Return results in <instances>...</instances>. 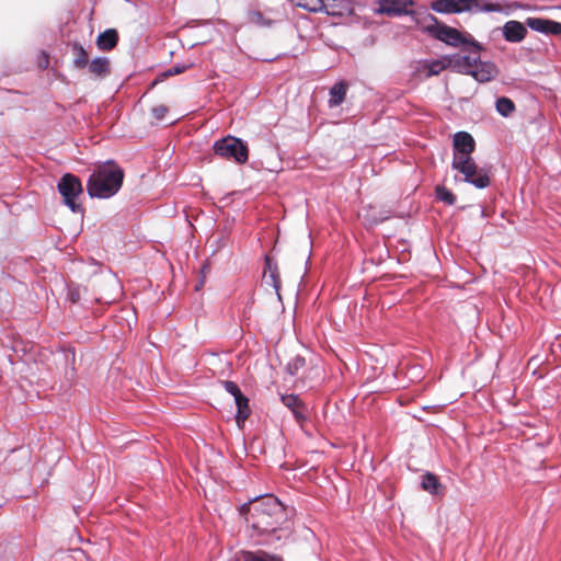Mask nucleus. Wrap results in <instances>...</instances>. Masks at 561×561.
I'll use <instances>...</instances> for the list:
<instances>
[{
	"instance_id": "f257e3e1",
	"label": "nucleus",
	"mask_w": 561,
	"mask_h": 561,
	"mask_svg": "<svg viewBox=\"0 0 561 561\" xmlns=\"http://www.w3.org/2000/svg\"><path fill=\"white\" fill-rule=\"evenodd\" d=\"M240 513L244 515L245 520L259 535L275 533L287 520L284 505L272 494L243 504Z\"/></svg>"
},
{
	"instance_id": "f03ea898",
	"label": "nucleus",
	"mask_w": 561,
	"mask_h": 561,
	"mask_svg": "<svg viewBox=\"0 0 561 561\" xmlns=\"http://www.w3.org/2000/svg\"><path fill=\"white\" fill-rule=\"evenodd\" d=\"M124 170L110 160L96 167L88 181V193L91 197L108 198L122 187Z\"/></svg>"
},
{
	"instance_id": "7ed1b4c3",
	"label": "nucleus",
	"mask_w": 561,
	"mask_h": 561,
	"mask_svg": "<svg viewBox=\"0 0 561 561\" xmlns=\"http://www.w3.org/2000/svg\"><path fill=\"white\" fill-rule=\"evenodd\" d=\"M432 23L424 26V32L433 36L434 38L444 42L445 44L458 47L461 45H470L477 51L482 49L481 45L472 38L471 35H465L457 28L439 23L433 15L427 16Z\"/></svg>"
},
{
	"instance_id": "20e7f679",
	"label": "nucleus",
	"mask_w": 561,
	"mask_h": 561,
	"mask_svg": "<svg viewBox=\"0 0 561 561\" xmlns=\"http://www.w3.org/2000/svg\"><path fill=\"white\" fill-rule=\"evenodd\" d=\"M214 151L217 156L233 160L239 164H243L249 159V148L245 142L233 136H227L214 144Z\"/></svg>"
},
{
	"instance_id": "39448f33",
	"label": "nucleus",
	"mask_w": 561,
	"mask_h": 561,
	"mask_svg": "<svg viewBox=\"0 0 561 561\" xmlns=\"http://www.w3.org/2000/svg\"><path fill=\"white\" fill-rule=\"evenodd\" d=\"M451 165L453 169L463 175L466 182L474 185L477 188H485L491 183L489 172L483 168H479L472 158L466 160L458 159Z\"/></svg>"
},
{
	"instance_id": "423d86ee",
	"label": "nucleus",
	"mask_w": 561,
	"mask_h": 561,
	"mask_svg": "<svg viewBox=\"0 0 561 561\" xmlns=\"http://www.w3.org/2000/svg\"><path fill=\"white\" fill-rule=\"evenodd\" d=\"M222 385L225 390L234 398V402L237 405L236 422L239 427H242L245 420L251 414L249 399L241 392L239 386L234 381L226 380L222 382Z\"/></svg>"
},
{
	"instance_id": "0eeeda50",
	"label": "nucleus",
	"mask_w": 561,
	"mask_h": 561,
	"mask_svg": "<svg viewBox=\"0 0 561 561\" xmlns=\"http://www.w3.org/2000/svg\"><path fill=\"white\" fill-rule=\"evenodd\" d=\"M454 148L453 162H456L458 159H471V153L476 149V141L469 133L458 131L454 136Z\"/></svg>"
},
{
	"instance_id": "6e6552de",
	"label": "nucleus",
	"mask_w": 561,
	"mask_h": 561,
	"mask_svg": "<svg viewBox=\"0 0 561 561\" xmlns=\"http://www.w3.org/2000/svg\"><path fill=\"white\" fill-rule=\"evenodd\" d=\"M413 5V0H379L376 12L385 15L409 14V7Z\"/></svg>"
},
{
	"instance_id": "1a4fd4ad",
	"label": "nucleus",
	"mask_w": 561,
	"mask_h": 561,
	"mask_svg": "<svg viewBox=\"0 0 561 561\" xmlns=\"http://www.w3.org/2000/svg\"><path fill=\"white\" fill-rule=\"evenodd\" d=\"M473 56L472 55H468V56H460V55H453V56H449V62H450V68L454 69L455 71L459 72V73H462V75H471L474 66H477V62H478V56H479V51H477L474 48H473Z\"/></svg>"
},
{
	"instance_id": "9d476101",
	"label": "nucleus",
	"mask_w": 561,
	"mask_h": 561,
	"mask_svg": "<svg viewBox=\"0 0 561 561\" xmlns=\"http://www.w3.org/2000/svg\"><path fill=\"white\" fill-rule=\"evenodd\" d=\"M526 25L533 31L547 35L561 34V23L553 20L542 18H528L526 20Z\"/></svg>"
},
{
	"instance_id": "9b49d317",
	"label": "nucleus",
	"mask_w": 561,
	"mask_h": 561,
	"mask_svg": "<svg viewBox=\"0 0 561 561\" xmlns=\"http://www.w3.org/2000/svg\"><path fill=\"white\" fill-rule=\"evenodd\" d=\"M264 282L272 286L275 289V293L277 294L278 298H280V285L282 279L279 275V270L277 266V263L270 256H265V270L263 274Z\"/></svg>"
},
{
	"instance_id": "f8f14e48",
	"label": "nucleus",
	"mask_w": 561,
	"mask_h": 561,
	"mask_svg": "<svg viewBox=\"0 0 561 561\" xmlns=\"http://www.w3.org/2000/svg\"><path fill=\"white\" fill-rule=\"evenodd\" d=\"M496 75V66L490 61H481L480 57L478 56L477 66H474L470 76L479 82H489L494 79Z\"/></svg>"
},
{
	"instance_id": "ddd939ff",
	"label": "nucleus",
	"mask_w": 561,
	"mask_h": 561,
	"mask_svg": "<svg viewBox=\"0 0 561 561\" xmlns=\"http://www.w3.org/2000/svg\"><path fill=\"white\" fill-rule=\"evenodd\" d=\"M527 30L522 22L512 20L504 24L503 35L507 42L519 43L525 38Z\"/></svg>"
},
{
	"instance_id": "4468645a",
	"label": "nucleus",
	"mask_w": 561,
	"mask_h": 561,
	"mask_svg": "<svg viewBox=\"0 0 561 561\" xmlns=\"http://www.w3.org/2000/svg\"><path fill=\"white\" fill-rule=\"evenodd\" d=\"M88 73L94 79H103L111 72V64L106 57H98L85 67Z\"/></svg>"
},
{
	"instance_id": "2eb2a0df",
	"label": "nucleus",
	"mask_w": 561,
	"mask_h": 561,
	"mask_svg": "<svg viewBox=\"0 0 561 561\" xmlns=\"http://www.w3.org/2000/svg\"><path fill=\"white\" fill-rule=\"evenodd\" d=\"M283 404L287 407L294 414L295 419L301 423L306 420V408L304 402L296 394H283L280 398Z\"/></svg>"
},
{
	"instance_id": "dca6fc26",
	"label": "nucleus",
	"mask_w": 561,
	"mask_h": 561,
	"mask_svg": "<svg viewBox=\"0 0 561 561\" xmlns=\"http://www.w3.org/2000/svg\"><path fill=\"white\" fill-rule=\"evenodd\" d=\"M118 43V33L115 28H108L101 34H99L96 38V45L100 50H112L116 47Z\"/></svg>"
},
{
	"instance_id": "f3484780",
	"label": "nucleus",
	"mask_w": 561,
	"mask_h": 561,
	"mask_svg": "<svg viewBox=\"0 0 561 561\" xmlns=\"http://www.w3.org/2000/svg\"><path fill=\"white\" fill-rule=\"evenodd\" d=\"M348 84L344 81L336 82L330 89V99L328 101L330 107H336L343 103L346 96Z\"/></svg>"
},
{
	"instance_id": "a211bd4d",
	"label": "nucleus",
	"mask_w": 561,
	"mask_h": 561,
	"mask_svg": "<svg viewBox=\"0 0 561 561\" xmlns=\"http://www.w3.org/2000/svg\"><path fill=\"white\" fill-rule=\"evenodd\" d=\"M421 486L424 491L433 494V495H443L444 486L440 484L438 478L431 472L422 476Z\"/></svg>"
},
{
	"instance_id": "6ab92c4d",
	"label": "nucleus",
	"mask_w": 561,
	"mask_h": 561,
	"mask_svg": "<svg viewBox=\"0 0 561 561\" xmlns=\"http://www.w3.org/2000/svg\"><path fill=\"white\" fill-rule=\"evenodd\" d=\"M424 68L427 69V77L437 76L443 70L450 68L449 56H444L440 59L426 61Z\"/></svg>"
},
{
	"instance_id": "aec40b11",
	"label": "nucleus",
	"mask_w": 561,
	"mask_h": 561,
	"mask_svg": "<svg viewBox=\"0 0 561 561\" xmlns=\"http://www.w3.org/2000/svg\"><path fill=\"white\" fill-rule=\"evenodd\" d=\"M323 3L322 11H325L329 15H342L343 10L346 9V0H321Z\"/></svg>"
},
{
	"instance_id": "412c9836",
	"label": "nucleus",
	"mask_w": 561,
	"mask_h": 561,
	"mask_svg": "<svg viewBox=\"0 0 561 561\" xmlns=\"http://www.w3.org/2000/svg\"><path fill=\"white\" fill-rule=\"evenodd\" d=\"M495 107L496 111L504 117L510 116L516 110L514 102L506 96L499 98L496 100Z\"/></svg>"
},
{
	"instance_id": "4be33fe9",
	"label": "nucleus",
	"mask_w": 561,
	"mask_h": 561,
	"mask_svg": "<svg viewBox=\"0 0 561 561\" xmlns=\"http://www.w3.org/2000/svg\"><path fill=\"white\" fill-rule=\"evenodd\" d=\"M290 2L310 12H319L323 9L321 0H290Z\"/></svg>"
},
{
	"instance_id": "5701e85b",
	"label": "nucleus",
	"mask_w": 561,
	"mask_h": 561,
	"mask_svg": "<svg viewBox=\"0 0 561 561\" xmlns=\"http://www.w3.org/2000/svg\"><path fill=\"white\" fill-rule=\"evenodd\" d=\"M58 190L62 196L64 203L70 206V173H65L58 184Z\"/></svg>"
},
{
	"instance_id": "b1692460",
	"label": "nucleus",
	"mask_w": 561,
	"mask_h": 561,
	"mask_svg": "<svg viewBox=\"0 0 561 561\" xmlns=\"http://www.w3.org/2000/svg\"><path fill=\"white\" fill-rule=\"evenodd\" d=\"M73 48L76 50V56L73 59L75 67L78 69H85L90 62L88 53L83 49L82 46H75Z\"/></svg>"
},
{
	"instance_id": "393cba45",
	"label": "nucleus",
	"mask_w": 561,
	"mask_h": 561,
	"mask_svg": "<svg viewBox=\"0 0 561 561\" xmlns=\"http://www.w3.org/2000/svg\"><path fill=\"white\" fill-rule=\"evenodd\" d=\"M436 197L447 205H454L456 203L455 194L445 186L436 187Z\"/></svg>"
},
{
	"instance_id": "a878e982",
	"label": "nucleus",
	"mask_w": 561,
	"mask_h": 561,
	"mask_svg": "<svg viewBox=\"0 0 561 561\" xmlns=\"http://www.w3.org/2000/svg\"><path fill=\"white\" fill-rule=\"evenodd\" d=\"M81 192H82V185H81L80 180L77 176L72 175V198L76 196V194L81 193ZM72 213H80L82 215L81 207L79 205H77L73 199H72Z\"/></svg>"
},
{
	"instance_id": "bb28decb",
	"label": "nucleus",
	"mask_w": 561,
	"mask_h": 561,
	"mask_svg": "<svg viewBox=\"0 0 561 561\" xmlns=\"http://www.w3.org/2000/svg\"><path fill=\"white\" fill-rule=\"evenodd\" d=\"M243 561H280L279 557L271 556L267 553L255 554V553H247L244 556Z\"/></svg>"
},
{
	"instance_id": "cd10ccee",
	"label": "nucleus",
	"mask_w": 561,
	"mask_h": 561,
	"mask_svg": "<svg viewBox=\"0 0 561 561\" xmlns=\"http://www.w3.org/2000/svg\"><path fill=\"white\" fill-rule=\"evenodd\" d=\"M473 9L479 12H495V11H501L502 7L499 3L481 4L480 1H478V5H473Z\"/></svg>"
},
{
	"instance_id": "c85d7f7f",
	"label": "nucleus",
	"mask_w": 561,
	"mask_h": 561,
	"mask_svg": "<svg viewBox=\"0 0 561 561\" xmlns=\"http://www.w3.org/2000/svg\"><path fill=\"white\" fill-rule=\"evenodd\" d=\"M306 365L305 358L297 356L290 363H288L287 369L291 375H295L299 368Z\"/></svg>"
},
{
	"instance_id": "c756f323",
	"label": "nucleus",
	"mask_w": 561,
	"mask_h": 561,
	"mask_svg": "<svg viewBox=\"0 0 561 561\" xmlns=\"http://www.w3.org/2000/svg\"><path fill=\"white\" fill-rule=\"evenodd\" d=\"M168 112H169V108L163 104L157 105V106L152 107V110H151L153 117L158 121L163 119Z\"/></svg>"
},
{
	"instance_id": "7c9ffc66",
	"label": "nucleus",
	"mask_w": 561,
	"mask_h": 561,
	"mask_svg": "<svg viewBox=\"0 0 561 561\" xmlns=\"http://www.w3.org/2000/svg\"><path fill=\"white\" fill-rule=\"evenodd\" d=\"M49 65V56L45 51H41L37 56V66L39 69H46Z\"/></svg>"
},
{
	"instance_id": "2f4dec72",
	"label": "nucleus",
	"mask_w": 561,
	"mask_h": 561,
	"mask_svg": "<svg viewBox=\"0 0 561 561\" xmlns=\"http://www.w3.org/2000/svg\"><path fill=\"white\" fill-rule=\"evenodd\" d=\"M183 71H184V68H180V67H172V68H170V69L164 73V76H174V75L182 73Z\"/></svg>"
},
{
	"instance_id": "473e14b6",
	"label": "nucleus",
	"mask_w": 561,
	"mask_h": 561,
	"mask_svg": "<svg viewBox=\"0 0 561 561\" xmlns=\"http://www.w3.org/2000/svg\"><path fill=\"white\" fill-rule=\"evenodd\" d=\"M72 552H76L78 554L73 557L76 560H80L81 558L88 559L85 551H83L82 549H72Z\"/></svg>"
},
{
	"instance_id": "72a5a7b5",
	"label": "nucleus",
	"mask_w": 561,
	"mask_h": 561,
	"mask_svg": "<svg viewBox=\"0 0 561 561\" xmlns=\"http://www.w3.org/2000/svg\"><path fill=\"white\" fill-rule=\"evenodd\" d=\"M69 33H70V30L67 26L60 28V34H61L62 38L68 37Z\"/></svg>"
},
{
	"instance_id": "f704fd0d",
	"label": "nucleus",
	"mask_w": 561,
	"mask_h": 561,
	"mask_svg": "<svg viewBox=\"0 0 561 561\" xmlns=\"http://www.w3.org/2000/svg\"><path fill=\"white\" fill-rule=\"evenodd\" d=\"M78 298H79L78 290L72 289V296H71L72 304H75L78 300Z\"/></svg>"
},
{
	"instance_id": "c9c22d12",
	"label": "nucleus",
	"mask_w": 561,
	"mask_h": 561,
	"mask_svg": "<svg viewBox=\"0 0 561 561\" xmlns=\"http://www.w3.org/2000/svg\"><path fill=\"white\" fill-rule=\"evenodd\" d=\"M78 540H79V541H82V537H81V535H78Z\"/></svg>"
}]
</instances>
